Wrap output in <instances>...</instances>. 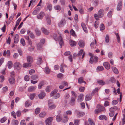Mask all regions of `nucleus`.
Instances as JSON below:
<instances>
[{
  "mask_svg": "<svg viewBox=\"0 0 125 125\" xmlns=\"http://www.w3.org/2000/svg\"><path fill=\"white\" fill-rule=\"evenodd\" d=\"M41 111V109L39 108H37L35 110V113L36 114H37L39 113Z\"/></svg>",
  "mask_w": 125,
  "mask_h": 125,
  "instance_id": "nucleus-48",
  "label": "nucleus"
},
{
  "mask_svg": "<svg viewBox=\"0 0 125 125\" xmlns=\"http://www.w3.org/2000/svg\"><path fill=\"white\" fill-rule=\"evenodd\" d=\"M21 64L19 62H17L14 63V69H19L20 68Z\"/></svg>",
  "mask_w": 125,
  "mask_h": 125,
  "instance_id": "nucleus-6",
  "label": "nucleus"
},
{
  "mask_svg": "<svg viewBox=\"0 0 125 125\" xmlns=\"http://www.w3.org/2000/svg\"><path fill=\"white\" fill-rule=\"evenodd\" d=\"M37 88L36 86H31L29 87L28 89V91L29 92H31L35 90Z\"/></svg>",
  "mask_w": 125,
  "mask_h": 125,
  "instance_id": "nucleus-14",
  "label": "nucleus"
},
{
  "mask_svg": "<svg viewBox=\"0 0 125 125\" xmlns=\"http://www.w3.org/2000/svg\"><path fill=\"white\" fill-rule=\"evenodd\" d=\"M70 33L74 37H76V35L75 34V32L73 31V29H71L70 31Z\"/></svg>",
  "mask_w": 125,
  "mask_h": 125,
  "instance_id": "nucleus-35",
  "label": "nucleus"
},
{
  "mask_svg": "<svg viewBox=\"0 0 125 125\" xmlns=\"http://www.w3.org/2000/svg\"><path fill=\"white\" fill-rule=\"evenodd\" d=\"M100 28L101 31H102L104 29V26L103 24H101L100 26Z\"/></svg>",
  "mask_w": 125,
  "mask_h": 125,
  "instance_id": "nucleus-61",
  "label": "nucleus"
},
{
  "mask_svg": "<svg viewBox=\"0 0 125 125\" xmlns=\"http://www.w3.org/2000/svg\"><path fill=\"white\" fill-rule=\"evenodd\" d=\"M19 40V35L17 34H15L14 36V42L15 43H17Z\"/></svg>",
  "mask_w": 125,
  "mask_h": 125,
  "instance_id": "nucleus-7",
  "label": "nucleus"
},
{
  "mask_svg": "<svg viewBox=\"0 0 125 125\" xmlns=\"http://www.w3.org/2000/svg\"><path fill=\"white\" fill-rule=\"evenodd\" d=\"M69 43L72 47L75 46L76 44V42L75 41L70 40L69 41Z\"/></svg>",
  "mask_w": 125,
  "mask_h": 125,
  "instance_id": "nucleus-17",
  "label": "nucleus"
},
{
  "mask_svg": "<svg viewBox=\"0 0 125 125\" xmlns=\"http://www.w3.org/2000/svg\"><path fill=\"white\" fill-rule=\"evenodd\" d=\"M42 32L45 34L48 35L49 34V32L44 28H42Z\"/></svg>",
  "mask_w": 125,
  "mask_h": 125,
  "instance_id": "nucleus-25",
  "label": "nucleus"
},
{
  "mask_svg": "<svg viewBox=\"0 0 125 125\" xmlns=\"http://www.w3.org/2000/svg\"><path fill=\"white\" fill-rule=\"evenodd\" d=\"M97 82L99 85H103L105 84V82L102 80H97Z\"/></svg>",
  "mask_w": 125,
  "mask_h": 125,
  "instance_id": "nucleus-23",
  "label": "nucleus"
},
{
  "mask_svg": "<svg viewBox=\"0 0 125 125\" xmlns=\"http://www.w3.org/2000/svg\"><path fill=\"white\" fill-rule=\"evenodd\" d=\"M62 119V115L60 114H59L56 116V120L58 122H60Z\"/></svg>",
  "mask_w": 125,
  "mask_h": 125,
  "instance_id": "nucleus-9",
  "label": "nucleus"
},
{
  "mask_svg": "<svg viewBox=\"0 0 125 125\" xmlns=\"http://www.w3.org/2000/svg\"><path fill=\"white\" fill-rule=\"evenodd\" d=\"M45 84V82L44 81H42L40 82L38 85V88L40 89H41L42 88V87Z\"/></svg>",
  "mask_w": 125,
  "mask_h": 125,
  "instance_id": "nucleus-16",
  "label": "nucleus"
},
{
  "mask_svg": "<svg viewBox=\"0 0 125 125\" xmlns=\"http://www.w3.org/2000/svg\"><path fill=\"white\" fill-rule=\"evenodd\" d=\"M31 66V63H24L23 65V67L27 68L30 67Z\"/></svg>",
  "mask_w": 125,
  "mask_h": 125,
  "instance_id": "nucleus-26",
  "label": "nucleus"
},
{
  "mask_svg": "<svg viewBox=\"0 0 125 125\" xmlns=\"http://www.w3.org/2000/svg\"><path fill=\"white\" fill-rule=\"evenodd\" d=\"M21 43L22 45L23 46H25V41L24 39H21L20 40Z\"/></svg>",
  "mask_w": 125,
  "mask_h": 125,
  "instance_id": "nucleus-52",
  "label": "nucleus"
},
{
  "mask_svg": "<svg viewBox=\"0 0 125 125\" xmlns=\"http://www.w3.org/2000/svg\"><path fill=\"white\" fill-rule=\"evenodd\" d=\"M83 99V94H80L78 96V100L79 102L82 101Z\"/></svg>",
  "mask_w": 125,
  "mask_h": 125,
  "instance_id": "nucleus-21",
  "label": "nucleus"
},
{
  "mask_svg": "<svg viewBox=\"0 0 125 125\" xmlns=\"http://www.w3.org/2000/svg\"><path fill=\"white\" fill-rule=\"evenodd\" d=\"M58 91L57 89H55L50 94V96L51 97L54 95V94L56 93Z\"/></svg>",
  "mask_w": 125,
  "mask_h": 125,
  "instance_id": "nucleus-36",
  "label": "nucleus"
},
{
  "mask_svg": "<svg viewBox=\"0 0 125 125\" xmlns=\"http://www.w3.org/2000/svg\"><path fill=\"white\" fill-rule=\"evenodd\" d=\"M70 97L69 94L67 93L65 94L64 96V99H68Z\"/></svg>",
  "mask_w": 125,
  "mask_h": 125,
  "instance_id": "nucleus-57",
  "label": "nucleus"
},
{
  "mask_svg": "<svg viewBox=\"0 0 125 125\" xmlns=\"http://www.w3.org/2000/svg\"><path fill=\"white\" fill-rule=\"evenodd\" d=\"M38 76L37 75H33L31 76V78L34 80H36L38 78Z\"/></svg>",
  "mask_w": 125,
  "mask_h": 125,
  "instance_id": "nucleus-50",
  "label": "nucleus"
},
{
  "mask_svg": "<svg viewBox=\"0 0 125 125\" xmlns=\"http://www.w3.org/2000/svg\"><path fill=\"white\" fill-rule=\"evenodd\" d=\"M27 34L30 36V37L34 39L35 38L34 35V34L31 31L29 30L27 31Z\"/></svg>",
  "mask_w": 125,
  "mask_h": 125,
  "instance_id": "nucleus-18",
  "label": "nucleus"
},
{
  "mask_svg": "<svg viewBox=\"0 0 125 125\" xmlns=\"http://www.w3.org/2000/svg\"><path fill=\"white\" fill-rule=\"evenodd\" d=\"M31 105V102L29 100L26 101L25 103V106L26 107H29Z\"/></svg>",
  "mask_w": 125,
  "mask_h": 125,
  "instance_id": "nucleus-31",
  "label": "nucleus"
},
{
  "mask_svg": "<svg viewBox=\"0 0 125 125\" xmlns=\"http://www.w3.org/2000/svg\"><path fill=\"white\" fill-rule=\"evenodd\" d=\"M24 79L25 81H29L30 78L29 76L28 75H26L24 77Z\"/></svg>",
  "mask_w": 125,
  "mask_h": 125,
  "instance_id": "nucleus-53",
  "label": "nucleus"
},
{
  "mask_svg": "<svg viewBox=\"0 0 125 125\" xmlns=\"http://www.w3.org/2000/svg\"><path fill=\"white\" fill-rule=\"evenodd\" d=\"M37 63L38 64H41L42 62V58L40 57H38L37 58Z\"/></svg>",
  "mask_w": 125,
  "mask_h": 125,
  "instance_id": "nucleus-34",
  "label": "nucleus"
},
{
  "mask_svg": "<svg viewBox=\"0 0 125 125\" xmlns=\"http://www.w3.org/2000/svg\"><path fill=\"white\" fill-rule=\"evenodd\" d=\"M27 61L29 63H31V64L33 62V58L31 56H29L27 57Z\"/></svg>",
  "mask_w": 125,
  "mask_h": 125,
  "instance_id": "nucleus-19",
  "label": "nucleus"
},
{
  "mask_svg": "<svg viewBox=\"0 0 125 125\" xmlns=\"http://www.w3.org/2000/svg\"><path fill=\"white\" fill-rule=\"evenodd\" d=\"M50 70L49 68L47 67H46L45 68V72L47 73H49L50 71Z\"/></svg>",
  "mask_w": 125,
  "mask_h": 125,
  "instance_id": "nucleus-63",
  "label": "nucleus"
},
{
  "mask_svg": "<svg viewBox=\"0 0 125 125\" xmlns=\"http://www.w3.org/2000/svg\"><path fill=\"white\" fill-rule=\"evenodd\" d=\"M112 68L113 71L115 74H117L118 73V70L115 67H112Z\"/></svg>",
  "mask_w": 125,
  "mask_h": 125,
  "instance_id": "nucleus-28",
  "label": "nucleus"
},
{
  "mask_svg": "<svg viewBox=\"0 0 125 125\" xmlns=\"http://www.w3.org/2000/svg\"><path fill=\"white\" fill-rule=\"evenodd\" d=\"M115 34L116 37L117 42L119 43H120V38L118 34V33L115 32Z\"/></svg>",
  "mask_w": 125,
  "mask_h": 125,
  "instance_id": "nucleus-39",
  "label": "nucleus"
},
{
  "mask_svg": "<svg viewBox=\"0 0 125 125\" xmlns=\"http://www.w3.org/2000/svg\"><path fill=\"white\" fill-rule=\"evenodd\" d=\"M78 44L80 47L81 48H83L84 46V43L82 40H80Z\"/></svg>",
  "mask_w": 125,
  "mask_h": 125,
  "instance_id": "nucleus-15",
  "label": "nucleus"
},
{
  "mask_svg": "<svg viewBox=\"0 0 125 125\" xmlns=\"http://www.w3.org/2000/svg\"><path fill=\"white\" fill-rule=\"evenodd\" d=\"M122 8V1H120L117 5V10L119 11L121 10Z\"/></svg>",
  "mask_w": 125,
  "mask_h": 125,
  "instance_id": "nucleus-4",
  "label": "nucleus"
},
{
  "mask_svg": "<svg viewBox=\"0 0 125 125\" xmlns=\"http://www.w3.org/2000/svg\"><path fill=\"white\" fill-rule=\"evenodd\" d=\"M54 8L55 10H61V7L59 5H57L55 6Z\"/></svg>",
  "mask_w": 125,
  "mask_h": 125,
  "instance_id": "nucleus-42",
  "label": "nucleus"
},
{
  "mask_svg": "<svg viewBox=\"0 0 125 125\" xmlns=\"http://www.w3.org/2000/svg\"><path fill=\"white\" fill-rule=\"evenodd\" d=\"M53 37L54 39L56 41L58 40V38L57 34H54L53 36Z\"/></svg>",
  "mask_w": 125,
  "mask_h": 125,
  "instance_id": "nucleus-56",
  "label": "nucleus"
},
{
  "mask_svg": "<svg viewBox=\"0 0 125 125\" xmlns=\"http://www.w3.org/2000/svg\"><path fill=\"white\" fill-rule=\"evenodd\" d=\"M35 95V94H33L30 95V99L32 100H33L34 98Z\"/></svg>",
  "mask_w": 125,
  "mask_h": 125,
  "instance_id": "nucleus-62",
  "label": "nucleus"
},
{
  "mask_svg": "<svg viewBox=\"0 0 125 125\" xmlns=\"http://www.w3.org/2000/svg\"><path fill=\"white\" fill-rule=\"evenodd\" d=\"M104 10L101 9L99 10L98 11V14L99 18H101L104 16Z\"/></svg>",
  "mask_w": 125,
  "mask_h": 125,
  "instance_id": "nucleus-2",
  "label": "nucleus"
},
{
  "mask_svg": "<svg viewBox=\"0 0 125 125\" xmlns=\"http://www.w3.org/2000/svg\"><path fill=\"white\" fill-rule=\"evenodd\" d=\"M46 95V94L44 91H41L40 93L38 95V97L40 99H42Z\"/></svg>",
  "mask_w": 125,
  "mask_h": 125,
  "instance_id": "nucleus-3",
  "label": "nucleus"
},
{
  "mask_svg": "<svg viewBox=\"0 0 125 125\" xmlns=\"http://www.w3.org/2000/svg\"><path fill=\"white\" fill-rule=\"evenodd\" d=\"M45 15L44 13L42 12H41L37 16V18L39 19H42Z\"/></svg>",
  "mask_w": 125,
  "mask_h": 125,
  "instance_id": "nucleus-8",
  "label": "nucleus"
},
{
  "mask_svg": "<svg viewBox=\"0 0 125 125\" xmlns=\"http://www.w3.org/2000/svg\"><path fill=\"white\" fill-rule=\"evenodd\" d=\"M99 22L97 21H95L94 23V27L95 28H97L99 26Z\"/></svg>",
  "mask_w": 125,
  "mask_h": 125,
  "instance_id": "nucleus-51",
  "label": "nucleus"
},
{
  "mask_svg": "<svg viewBox=\"0 0 125 125\" xmlns=\"http://www.w3.org/2000/svg\"><path fill=\"white\" fill-rule=\"evenodd\" d=\"M35 33L36 35L38 36L40 35L41 34L40 31L37 29H36L35 30Z\"/></svg>",
  "mask_w": 125,
  "mask_h": 125,
  "instance_id": "nucleus-41",
  "label": "nucleus"
},
{
  "mask_svg": "<svg viewBox=\"0 0 125 125\" xmlns=\"http://www.w3.org/2000/svg\"><path fill=\"white\" fill-rule=\"evenodd\" d=\"M104 69V68L102 66H99L97 67L96 69V70L97 71H100L103 70Z\"/></svg>",
  "mask_w": 125,
  "mask_h": 125,
  "instance_id": "nucleus-33",
  "label": "nucleus"
},
{
  "mask_svg": "<svg viewBox=\"0 0 125 125\" xmlns=\"http://www.w3.org/2000/svg\"><path fill=\"white\" fill-rule=\"evenodd\" d=\"M117 108V107L116 106L112 107L109 109V110L110 112H114L115 110Z\"/></svg>",
  "mask_w": 125,
  "mask_h": 125,
  "instance_id": "nucleus-38",
  "label": "nucleus"
},
{
  "mask_svg": "<svg viewBox=\"0 0 125 125\" xmlns=\"http://www.w3.org/2000/svg\"><path fill=\"white\" fill-rule=\"evenodd\" d=\"M7 119V118L5 117H4L0 119V122L1 123H3L5 122Z\"/></svg>",
  "mask_w": 125,
  "mask_h": 125,
  "instance_id": "nucleus-45",
  "label": "nucleus"
},
{
  "mask_svg": "<svg viewBox=\"0 0 125 125\" xmlns=\"http://www.w3.org/2000/svg\"><path fill=\"white\" fill-rule=\"evenodd\" d=\"M13 65L12 62L11 61H9L7 63V66L9 69L11 68L12 67Z\"/></svg>",
  "mask_w": 125,
  "mask_h": 125,
  "instance_id": "nucleus-30",
  "label": "nucleus"
},
{
  "mask_svg": "<svg viewBox=\"0 0 125 125\" xmlns=\"http://www.w3.org/2000/svg\"><path fill=\"white\" fill-rule=\"evenodd\" d=\"M53 119V117L48 118L45 120L46 125H52L51 122Z\"/></svg>",
  "mask_w": 125,
  "mask_h": 125,
  "instance_id": "nucleus-1",
  "label": "nucleus"
},
{
  "mask_svg": "<svg viewBox=\"0 0 125 125\" xmlns=\"http://www.w3.org/2000/svg\"><path fill=\"white\" fill-rule=\"evenodd\" d=\"M97 108H99L100 110V112H105L106 111L105 108L103 106L100 105H97Z\"/></svg>",
  "mask_w": 125,
  "mask_h": 125,
  "instance_id": "nucleus-5",
  "label": "nucleus"
},
{
  "mask_svg": "<svg viewBox=\"0 0 125 125\" xmlns=\"http://www.w3.org/2000/svg\"><path fill=\"white\" fill-rule=\"evenodd\" d=\"M85 90V87H83L81 86L80 87L79 91L80 92H83Z\"/></svg>",
  "mask_w": 125,
  "mask_h": 125,
  "instance_id": "nucleus-58",
  "label": "nucleus"
},
{
  "mask_svg": "<svg viewBox=\"0 0 125 125\" xmlns=\"http://www.w3.org/2000/svg\"><path fill=\"white\" fill-rule=\"evenodd\" d=\"M46 19L47 22L48 24H49V25L51 24V22L50 17H49L48 16L46 17Z\"/></svg>",
  "mask_w": 125,
  "mask_h": 125,
  "instance_id": "nucleus-43",
  "label": "nucleus"
},
{
  "mask_svg": "<svg viewBox=\"0 0 125 125\" xmlns=\"http://www.w3.org/2000/svg\"><path fill=\"white\" fill-rule=\"evenodd\" d=\"M19 123V122L17 120H13L12 122V125H17Z\"/></svg>",
  "mask_w": 125,
  "mask_h": 125,
  "instance_id": "nucleus-37",
  "label": "nucleus"
},
{
  "mask_svg": "<svg viewBox=\"0 0 125 125\" xmlns=\"http://www.w3.org/2000/svg\"><path fill=\"white\" fill-rule=\"evenodd\" d=\"M85 114L83 112H80L78 113L77 114V116L79 117L81 116H83Z\"/></svg>",
  "mask_w": 125,
  "mask_h": 125,
  "instance_id": "nucleus-29",
  "label": "nucleus"
},
{
  "mask_svg": "<svg viewBox=\"0 0 125 125\" xmlns=\"http://www.w3.org/2000/svg\"><path fill=\"white\" fill-rule=\"evenodd\" d=\"M99 119L100 120H103L104 119L105 120H107V119L106 116L105 115H101L99 117Z\"/></svg>",
  "mask_w": 125,
  "mask_h": 125,
  "instance_id": "nucleus-22",
  "label": "nucleus"
},
{
  "mask_svg": "<svg viewBox=\"0 0 125 125\" xmlns=\"http://www.w3.org/2000/svg\"><path fill=\"white\" fill-rule=\"evenodd\" d=\"M56 107V106L55 105L53 104L49 107L48 109L49 110H52L55 108Z\"/></svg>",
  "mask_w": 125,
  "mask_h": 125,
  "instance_id": "nucleus-47",
  "label": "nucleus"
},
{
  "mask_svg": "<svg viewBox=\"0 0 125 125\" xmlns=\"http://www.w3.org/2000/svg\"><path fill=\"white\" fill-rule=\"evenodd\" d=\"M83 78L82 77H81L78 79V83H83Z\"/></svg>",
  "mask_w": 125,
  "mask_h": 125,
  "instance_id": "nucleus-54",
  "label": "nucleus"
},
{
  "mask_svg": "<svg viewBox=\"0 0 125 125\" xmlns=\"http://www.w3.org/2000/svg\"><path fill=\"white\" fill-rule=\"evenodd\" d=\"M75 98L72 97H71V101L70 104L71 105H74L75 104Z\"/></svg>",
  "mask_w": 125,
  "mask_h": 125,
  "instance_id": "nucleus-32",
  "label": "nucleus"
},
{
  "mask_svg": "<svg viewBox=\"0 0 125 125\" xmlns=\"http://www.w3.org/2000/svg\"><path fill=\"white\" fill-rule=\"evenodd\" d=\"M123 118L122 121V125H124L125 124V115L124 114L123 115Z\"/></svg>",
  "mask_w": 125,
  "mask_h": 125,
  "instance_id": "nucleus-49",
  "label": "nucleus"
},
{
  "mask_svg": "<svg viewBox=\"0 0 125 125\" xmlns=\"http://www.w3.org/2000/svg\"><path fill=\"white\" fill-rule=\"evenodd\" d=\"M94 42H95V43L96 44V42L95 39H94V41L92 42L90 44V46L92 48H94Z\"/></svg>",
  "mask_w": 125,
  "mask_h": 125,
  "instance_id": "nucleus-46",
  "label": "nucleus"
},
{
  "mask_svg": "<svg viewBox=\"0 0 125 125\" xmlns=\"http://www.w3.org/2000/svg\"><path fill=\"white\" fill-rule=\"evenodd\" d=\"M81 26L84 31L85 32L87 33L88 32V31L85 24L84 23L82 22L81 23Z\"/></svg>",
  "mask_w": 125,
  "mask_h": 125,
  "instance_id": "nucleus-10",
  "label": "nucleus"
},
{
  "mask_svg": "<svg viewBox=\"0 0 125 125\" xmlns=\"http://www.w3.org/2000/svg\"><path fill=\"white\" fill-rule=\"evenodd\" d=\"M79 121L80 120H75L74 122L75 125H78Z\"/></svg>",
  "mask_w": 125,
  "mask_h": 125,
  "instance_id": "nucleus-60",
  "label": "nucleus"
},
{
  "mask_svg": "<svg viewBox=\"0 0 125 125\" xmlns=\"http://www.w3.org/2000/svg\"><path fill=\"white\" fill-rule=\"evenodd\" d=\"M9 81L10 84H13L15 82V79L13 77H10L9 78Z\"/></svg>",
  "mask_w": 125,
  "mask_h": 125,
  "instance_id": "nucleus-24",
  "label": "nucleus"
},
{
  "mask_svg": "<svg viewBox=\"0 0 125 125\" xmlns=\"http://www.w3.org/2000/svg\"><path fill=\"white\" fill-rule=\"evenodd\" d=\"M103 65L106 69L108 70L110 68V66L109 63L107 62H105L103 63Z\"/></svg>",
  "mask_w": 125,
  "mask_h": 125,
  "instance_id": "nucleus-13",
  "label": "nucleus"
},
{
  "mask_svg": "<svg viewBox=\"0 0 125 125\" xmlns=\"http://www.w3.org/2000/svg\"><path fill=\"white\" fill-rule=\"evenodd\" d=\"M66 21L64 19H62L60 21L58 24V25L59 27H62L63 26Z\"/></svg>",
  "mask_w": 125,
  "mask_h": 125,
  "instance_id": "nucleus-12",
  "label": "nucleus"
},
{
  "mask_svg": "<svg viewBox=\"0 0 125 125\" xmlns=\"http://www.w3.org/2000/svg\"><path fill=\"white\" fill-rule=\"evenodd\" d=\"M46 115L45 112H42L39 114V116L41 118H44Z\"/></svg>",
  "mask_w": 125,
  "mask_h": 125,
  "instance_id": "nucleus-27",
  "label": "nucleus"
},
{
  "mask_svg": "<svg viewBox=\"0 0 125 125\" xmlns=\"http://www.w3.org/2000/svg\"><path fill=\"white\" fill-rule=\"evenodd\" d=\"M83 49L81 50L78 53V56H81L83 52Z\"/></svg>",
  "mask_w": 125,
  "mask_h": 125,
  "instance_id": "nucleus-59",
  "label": "nucleus"
},
{
  "mask_svg": "<svg viewBox=\"0 0 125 125\" xmlns=\"http://www.w3.org/2000/svg\"><path fill=\"white\" fill-rule=\"evenodd\" d=\"M68 119L69 118L67 116H64L63 119V122L64 123H66L68 121Z\"/></svg>",
  "mask_w": 125,
  "mask_h": 125,
  "instance_id": "nucleus-44",
  "label": "nucleus"
},
{
  "mask_svg": "<svg viewBox=\"0 0 125 125\" xmlns=\"http://www.w3.org/2000/svg\"><path fill=\"white\" fill-rule=\"evenodd\" d=\"M113 11L110 10L109 11L108 13V16L109 18L111 17L112 16V13Z\"/></svg>",
  "mask_w": 125,
  "mask_h": 125,
  "instance_id": "nucleus-55",
  "label": "nucleus"
},
{
  "mask_svg": "<svg viewBox=\"0 0 125 125\" xmlns=\"http://www.w3.org/2000/svg\"><path fill=\"white\" fill-rule=\"evenodd\" d=\"M118 102V100H113L112 102V104L113 105L116 104Z\"/></svg>",
  "mask_w": 125,
  "mask_h": 125,
  "instance_id": "nucleus-64",
  "label": "nucleus"
},
{
  "mask_svg": "<svg viewBox=\"0 0 125 125\" xmlns=\"http://www.w3.org/2000/svg\"><path fill=\"white\" fill-rule=\"evenodd\" d=\"M88 121L90 125H95L92 119L89 118L88 119Z\"/></svg>",
  "mask_w": 125,
  "mask_h": 125,
  "instance_id": "nucleus-40",
  "label": "nucleus"
},
{
  "mask_svg": "<svg viewBox=\"0 0 125 125\" xmlns=\"http://www.w3.org/2000/svg\"><path fill=\"white\" fill-rule=\"evenodd\" d=\"M92 98V97L91 95L87 94L85 97V100L86 101H88L91 100Z\"/></svg>",
  "mask_w": 125,
  "mask_h": 125,
  "instance_id": "nucleus-20",
  "label": "nucleus"
},
{
  "mask_svg": "<svg viewBox=\"0 0 125 125\" xmlns=\"http://www.w3.org/2000/svg\"><path fill=\"white\" fill-rule=\"evenodd\" d=\"M58 39V40H59V44L61 47L63 45L64 42L62 37L61 35L59 36Z\"/></svg>",
  "mask_w": 125,
  "mask_h": 125,
  "instance_id": "nucleus-11",
  "label": "nucleus"
}]
</instances>
